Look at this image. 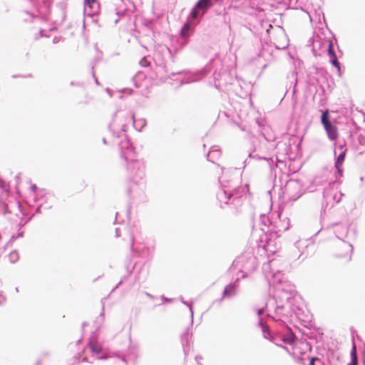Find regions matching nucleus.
I'll use <instances>...</instances> for the list:
<instances>
[{
  "instance_id": "obj_9",
  "label": "nucleus",
  "mask_w": 365,
  "mask_h": 365,
  "mask_svg": "<svg viewBox=\"0 0 365 365\" xmlns=\"http://www.w3.org/2000/svg\"><path fill=\"white\" fill-rule=\"evenodd\" d=\"M351 362L349 363L348 365H357V357H356V346H353V349L351 351Z\"/></svg>"
},
{
  "instance_id": "obj_3",
  "label": "nucleus",
  "mask_w": 365,
  "mask_h": 365,
  "mask_svg": "<svg viewBox=\"0 0 365 365\" xmlns=\"http://www.w3.org/2000/svg\"><path fill=\"white\" fill-rule=\"evenodd\" d=\"M98 9V3L96 0H85V11L94 14L97 12Z\"/></svg>"
},
{
  "instance_id": "obj_1",
  "label": "nucleus",
  "mask_w": 365,
  "mask_h": 365,
  "mask_svg": "<svg viewBox=\"0 0 365 365\" xmlns=\"http://www.w3.org/2000/svg\"><path fill=\"white\" fill-rule=\"evenodd\" d=\"M322 123L323 124L329 138L331 140H336L338 136L337 128L332 125L329 120V111L327 110L322 115Z\"/></svg>"
},
{
  "instance_id": "obj_11",
  "label": "nucleus",
  "mask_w": 365,
  "mask_h": 365,
  "mask_svg": "<svg viewBox=\"0 0 365 365\" xmlns=\"http://www.w3.org/2000/svg\"><path fill=\"white\" fill-rule=\"evenodd\" d=\"M190 25L189 23H186L182 30H181V35L185 37L186 35H187V33L188 32V31L190 30Z\"/></svg>"
},
{
  "instance_id": "obj_13",
  "label": "nucleus",
  "mask_w": 365,
  "mask_h": 365,
  "mask_svg": "<svg viewBox=\"0 0 365 365\" xmlns=\"http://www.w3.org/2000/svg\"><path fill=\"white\" fill-rule=\"evenodd\" d=\"M262 312H263V311H262V309H259V310L258 311V314H259V315H260V314H262Z\"/></svg>"
},
{
  "instance_id": "obj_4",
  "label": "nucleus",
  "mask_w": 365,
  "mask_h": 365,
  "mask_svg": "<svg viewBox=\"0 0 365 365\" xmlns=\"http://www.w3.org/2000/svg\"><path fill=\"white\" fill-rule=\"evenodd\" d=\"M296 336L291 331H287V333L282 336V341L287 344L292 345L294 344Z\"/></svg>"
},
{
  "instance_id": "obj_8",
  "label": "nucleus",
  "mask_w": 365,
  "mask_h": 365,
  "mask_svg": "<svg viewBox=\"0 0 365 365\" xmlns=\"http://www.w3.org/2000/svg\"><path fill=\"white\" fill-rule=\"evenodd\" d=\"M345 151L340 153L337 158L336 162V167L337 169H339L341 166L342 165L344 158H345Z\"/></svg>"
},
{
  "instance_id": "obj_10",
  "label": "nucleus",
  "mask_w": 365,
  "mask_h": 365,
  "mask_svg": "<svg viewBox=\"0 0 365 365\" xmlns=\"http://www.w3.org/2000/svg\"><path fill=\"white\" fill-rule=\"evenodd\" d=\"M309 365H325L324 363L317 357H313L311 359Z\"/></svg>"
},
{
  "instance_id": "obj_5",
  "label": "nucleus",
  "mask_w": 365,
  "mask_h": 365,
  "mask_svg": "<svg viewBox=\"0 0 365 365\" xmlns=\"http://www.w3.org/2000/svg\"><path fill=\"white\" fill-rule=\"evenodd\" d=\"M237 286L234 284L227 285L223 292L224 297H232L236 294Z\"/></svg>"
},
{
  "instance_id": "obj_2",
  "label": "nucleus",
  "mask_w": 365,
  "mask_h": 365,
  "mask_svg": "<svg viewBox=\"0 0 365 365\" xmlns=\"http://www.w3.org/2000/svg\"><path fill=\"white\" fill-rule=\"evenodd\" d=\"M328 55L330 57V62L331 63L335 66L337 70L339 71L341 68L339 63L337 60L336 56L335 54V52L334 51L333 43L331 42H329V46H328Z\"/></svg>"
},
{
  "instance_id": "obj_6",
  "label": "nucleus",
  "mask_w": 365,
  "mask_h": 365,
  "mask_svg": "<svg viewBox=\"0 0 365 365\" xmlns=\"http://www.w3.org/2000/svg\"><path fill=\"white\" fill-rule=\"evenodd\" d=\"M88 346L91 351L95 354H100L102 351L101 345L96 339L90 341Z\"/></svg>"
},
{
  "instance_id": "obj_7",
  "label": "nucleus",
  "mask_w": 365,
  "mask_h": 365,
  "mask_svg": "<svg viewBox=\"0 0 365 365\" xmlns=\"http://www.w3.org/2000/svg\"><path fill=\"white\" fill-rule=\"evenodd\" d=\"M212 6L211 0H199L195 5V9H206Z\"/></svg>"
},
{
  "instance_id": "obj_12",
  "label": "nucleus",
  "mask_w": 365,
  "mask_h": 365,
  "mask_svg": "<svg viewBox=\"0 0 365 365\" xmlns=\"http://www.w3.org/2000/svg\"><path fill=\"white\" fill-rule=\"evenodd\" d=\"M198 9H193V10L191 12V16L193 18V19H195L197 18V15H198V12H197V10Z\"/></svg>"
}]
</instances>
